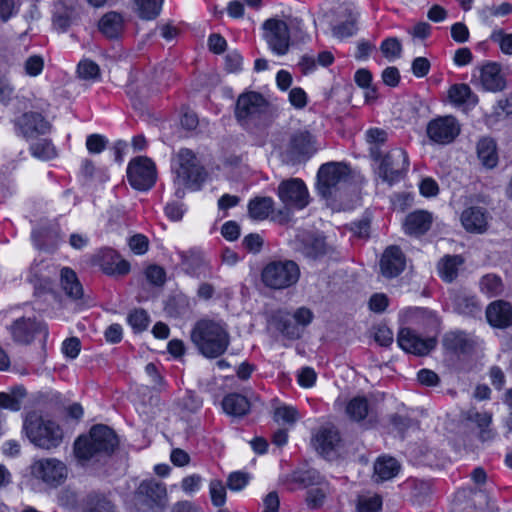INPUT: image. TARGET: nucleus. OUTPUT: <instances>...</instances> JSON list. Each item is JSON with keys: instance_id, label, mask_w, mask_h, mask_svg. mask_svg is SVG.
<instances>
[{"instance_id": "9d476101", "label": "nucleus", "mask_w": 512, "mask_h": 512, "mask_svg": "<svg viewBox=\"0 0 512 512\" xmlns=\"http://www.w3.org/2000/svg\"><path fill=\"white\" fill-rule=\"evenodd\" d=\"M31 473L47 485L56 487L67 477V467L64 462L56 458H42L31 465Z\"/></svg>"}, {"instance_id": "20e7f679", "label": "nucleus", "mask_w": 512, "mask_h": 512, "mask_svg": "<svg viewBox=\"0 0 512 512\" xmlns=\"http://www.w3.org/2000/svg\"><path fill=\"white\" fill-rule=\"evenodd\" d=\"M173 171L177 197H183L185 189H200L205 180L204 169L198 164L196 156L189 149H181L178 152Z\"/></svg>"}, {"instance_id": "c756f323", "label": "nucleus", "mask_w": 512, "mask_h": 512, "mask_svg": "<svg viewBox=\"0 0 512 512\" xmlns=\"http://www.w3.org/2000/svg\"><path fill=\"white\" fill-rule=\"evenodd\" d=\"M273 205L271 197H255L248 203V214L254 221H264L273 212Z\"/></svg>"}, {"instance_id": "c85d7f7f", "label": "nucleus", "mask_w": 512, "mask_h": 512, "mask_svg": "<svg viewBox=\"0 0 512 512\" xmlns=\"http://www.w3.org/2000/svg\"><path fill=\"white\" fill-rule=\"evenodd\" d=\"M400 465L398 461L389 456H382L374 464V476L377 481H387L399 473Z\"/></svg>"}, {"instance_id": "680f3d73", "label": "nucleus", "mask_w": 512, "mask_h": 512, "mask_svg": "<svg viewBox=\"0 0 512 512\" xmlns=\"http://www.w3.org/2000/svg\"><path fill=\"white\" fill-rule=\"evenodd\" d=\"M288 99L295 109H303L308 102L306 92L300 87H294L289 91Z\"/></svg>"}, {"instance_id": "dca6fc26", "label": "nucleus", "mask_w": 512, "mask_h": 512, "mask_svg": "<svg viewBox=\"0 0 512 512\" xmlns=\"http://www.w3.org/2000/svg\"><path fill=\"white\" fill-rule=\"evenodd\" d=\"M13 339L22 344L30 343L36 335H42L46 338L48 334L47 326L42 322H36L30 318L18 319L11 327Z\"/></svg>"}, {"instance_id": "1a4fd4ad", "label": "nucleus", "mask_w": 512, "mask_h": 512, "mask_svg": "<svg viewBox=\"0 0 512 512\" xmlns=\"http://www.w3.org/2000/svg\"><path fill=\"white\" fill-rule=\"evenodd\" d=\"M350 175V169L343 163H326L323 164L317 174L318 191L324 198H330L333 189L338 185L345 183Z\"/></svg>"}, {"instance_id": "f704fd0d", "label": "nucleus", "mask_w": 512, "mask_h": 512, "mask_svg": "<svg viewBox=\"0 0 512 512\" xmlns=\"http://www.w3.org/2000/svg\"><path fill=\"white\" fill-rule=\"evenodd\" d=\"M463 259L460 256H445L437 266L439 276L446 282H452L458 274Z\"/></svg>"}, {"instance_id": "37998d69", "label": "nucleus", "mask_w": 512, "mask_h": 512, "mask_svg": "<svg viewBox=\"0 0 512 512\" xmlns=\"http://www.w3.org/2000/svg\"><path fill=\"white\" fill-rule=\"evenodd\" d=\"M480 289L488 297H494L503 291V284L500 277L488 274L482 277L480 281Z\"/></svg>"}, {"instance_id": "4468645a", "label": "nucleus", "mask_w": 512, "mask_h": 512, "mask_svg": "<svg viewBox=\"0 0 512 512\" xmlns=\"http://www.w3.org/2000/svg\"><path fill=\"white\" fill-rule=\"evenodd\" d=\"M397 344L407 353L424 356L436 347L437 339L434 336L422 337L410 328H402L397 335Z\"/></svg>"}, {"instance_id": "774afa93", "label": "nucleus", "mask_w": 512, "mask_h": 512, "mask_svg": "<svg viewBox=\"0 0 512 512\" xmlns=\"http://www.w3.org/2000/svg\"><path fill=\"white\" fill-rule=\"evenodd\" d=\"M80 341L76 337H71L63 341L62 352L66 357L74 359L80 352Z\"/></svg>"}, {"instance_id": "58836bf2", "label": "nucleus", "mask_w": 512, "mask_h": 512, "mask_svg": "<svg viewBox=\"0 0 512 512\" xmlns=\"http://www.w3.org/2000/svg\"><path fill=\"white\" fill-rule=\"evenodd\" d=\"M138 16L143 20H153L161 12L163 0H133Z\"/></svg>"}, {"instance_id": "864d4df0", "label": "nucleus", "mask_w": 512, "mask_h": 512, "mask_svg": "<svg viewBox=\"0 0 512 512\" xmlns=\"http://www.w3.org/2000/svg\"><path fill=\"white\" fill-rule=\"evenodd\" d=\"M382 507V499L378 495L362 496L358 499V512H379Z\"/></svg>"}, {"instance_id": "39448f33", "label": "nucleus", "mask_w": 512, "mask_h": 512, "mask_svg": "<svg viewBox=\"0 0 512 512\" xmlns=\"http://www.w3.org/2000/svg\"><path fill=\"white\" fill-rule=\"evenodd\" d=\"M300 269L292 260L272 261L261 272L263 284L271 289H285L297 283Z\"/></svg>"}, {"instance_id": "69168bd1", "label": "nucleus", "mask_w": 512, "mask_h": 512, "mask_svg": "<svg viewBox=\"0 0 512 512\" xmlns=\"http://www.w3.org/2000/svg\"><path fill=\"white\" fill-rule=\"evenodd\" d=\"M264 243L263 237L258 233H251L244 237V247L252 253H258L262 249Z\"/></svg>"}, {"instance_id": "3c124183", "label": "nucleus", "mask_w": 512, "mask_h": 512, "mask_svg": "<svg viewBox=\"0 0 512 512\" xmlns=\"http://www.w3.org/2000/svg\"><path fill=\"white\" fill-rule=\"evenodd\" d=\"M211 502L216 507H221L226 502V488L222 481L214 479L209 484Z\"/></svg>"}, {"instance_id": "c03bdc74", "label": "nucleus", "mask_w": 512, "mask_h": 512, "mask_svg": "<svg viewBox=\"0 0 512 512\" xmlns=\"http://www.w3.org/2000/svg\"><path fill=\"white\" fill-rule=\"evenodd\" d=\"M380 51L387 60L394 61L402 55V44L398 38L389 37L381 43Z\"/></svg>"}, {"instance_id": "7c9ffc66", "label": "nucleus", "mask_w": 512, "mask_h": 512, "mask_svg": "<svg viewBox=\"0 0 512 512\" xmlns=\"http://www.w3.org/2000/svg\"><path fill=\"white\" fill-rule=\"evenodd\" d=\"M222 407L228 415L241 417L249 411L250 403L245 396L231 393L224 397Z\"/></svg>"}, {"instance_id": "6e6552de", "label": "nucleus", "mask_w": 512, "mask_h": 512, "mask_svg": "<svg viewBox=\"0 0 512 512\" xmlns=\"http://www.w3.org/2000/svg\"><path fill=\"white\" fill-rule=\"evenodd\" d=\"M127 178L134 189L148 190L156 181L155 164L145 156L136 157L128 164Z\"/></svg>"}, {"instance_id": "bb28decb", "label": "nucleus", "mask_w": 512, "mask_h": 512, "mask_svg": "<svg viewBox=\"0 0 512 512\" xmlns=\"http://www.w3.org/2000/svg\"><path fill=\"white\" fill-rule=\"evenodd\" d=\"M448 97L455 106L474 107L478 103V97L471 88L464 83L452 85L448 91Z\"/></svg>"}, {"instance_id": "72a5a7b5", "label": "nucleus", "mask_w": 512, "mask_h": 512, "mask_svg": "<svg viewBox=\"0 0 512 512\" xmlns=\"http://www.w3.org/2000/svg\"><path fill=\"white\" fill-rule=\"evenodd\" d=\"M61 285L65 293L73 299H79L83 295L82 285L76 273L70 268L65 267L61 270Z\"/></svg>"}, {"instance_id": "7ed1b4c3", "label": "nucleus", "mask_w": 512, "mask_h": 512, "mask_svg": "<svg viewBox=\"0 0 512 512\" xmlns=\"http://www.w3.org/2000/svg\"><path fill=\"white\" fill-rule=\"evenodd\" d=\"M23 432L32 444L46 450L58 447L63 440L61 426L35 412L26 415L23 421Z\"/></svg>"}, {"instance_id": "423d86ee", "label": "nucleus", "mask_w": 512, "mask_h": 512, "mask_svg": "<svg viewBox=\"0 0 512 512\" xmlns=\"http://www.w3.org/2000/svg\"><path fill=\"white\" fill-rule=\"evenodd\" d=\"M293 480L309 488L306 501L309 507L318 508L323 505L329 493V485L314 469L297 471L293 474Z\"/></svg>"}, {"instance_id": "c9c22d12", "label": "nucleus", "mask_w": 512, "mask_h": 512, "mask_svg": "<svg viewBox=\"0 0 512 512\" xmlns=\"http://www.w3.org/2000/svg\"><path fill=\"white\" fill-rule=\"evenodd\" d=\"M369 413L370 406L367 398L365 397H354L346 405V414L353 421H362L369 415Z\"/></svg>"}, {"instance_id": "a18cd8bd", "label": "nucleus", "mask_w": 512, "mask_h": 512, "mask_svg": "<svg viewBox=\"0 0 512 512\" xmlns=\"http://www.w3.org/2000/svg\"><path fill=\"white\" fill-rule=\"evenodd\" d=\"M31 238L34 245L40 249L48 248L56 244L48 226H37L34 228L31 232Z\"/></svg>"}, {"instance_id": "2eb2a0df", "label": "nucleus", "mask_w": 512, "mask_h": 512, "mask_svg": "<svg viewBox=\"0 0 512 512\" xmlns=\"http://www.w3.org/2000/svg\"><path fill=\"white\" fill-rule=\"evenodd\" d=\"M91 264L98 266L109 276H124L130 271V264L111 248H103L92 255Z\"/></svg>"}, {"instance_id": "052dcab7", "label": "nucleus", "mask_w": 512, "mask_h": 512, "mask_svg": "<svg viewBox=\"0 0 512 512\" xmlns=\"http://www.w3.org/2000/svg\"><path fill=\"white\" fill-rule=\"evenodd\" d=\"M438 218L427 210H416L407 216L406 224H431Z\"/></svg>"}, {"instance_id": "2f4dec72", "label": "nucleus", "mask_w": 512, "mask_h": 512, "mask_svg": "<svg viewBox=\"0 0 512 512\" xmlns=\"http://www.w3.org/2000/svg\"><path fill=\"white\" fill-rule=\"evenodd\" d=\"M358 14L346 11L344 18L332 27L333 37L344 40L356 34Z\"/></svg>"}, {"instance_id": "f03ea898", "label": "nucleus", "mask_w": 512, "mask_h": 512, "mask_svg": "<svg viewBox=\"0 0 512 512\" xmlns=\"http://www.w3.org/2000/svg\"><path fill=\"white\" fill-rule=\"evenodd\" d=\"M118 445L112 429L106 425L93 426L88 435H82L74 443V454L81 465L111 454Z\"/></svg>"}, {"instance_id": "aec40b11", "label": "nucleus", "mask_w": 512, "mask_h": 512, "mask_svg": "<svg viewBox=\"0 0 512 512\" xmlns=\"http://www.w3.org/2000/svg\"><path fill=\"white\" fill-rule=\"evenodd\" d=\"M317 150L316 140L308 131H297L291 138L288 145V153L293 160H300L302 157H309Z\"/></svg>"}, {"instance_id": "4d7b16f0", "label": "nucleus", "mask_w": 512, "mask_h": 512, "mask_svg": "<svg viewBox=\"0 0 512 512\" xmlns=\"http://www.w3.org/2000/svg\"><path fill=\"white\" fill-rule=\"evenodd\" d=\"M249 475L243 472H232L227 480L228 488L231 491H241L249 483Z\"/></svg>"}, {"instance_id": "5fc2aeb1", "label": "nucleus", "mask_w": 512, "mask_h": 512, "mask_svg": "<svg viewBox=\"0 0 512 512\" xmlns=\"http://www.w3.org/2000/svg\"><path fill=\"white\" fill-rule=\"evenodd\" d=\"M204 479L199 474H191L184 477L181 481V489L187 495H193L200 491Z\"/></svg>"}, {"instance_id": "6ab92c4d", "label": "nucleus", "mask_w": 512, "mask_h": 512, "mask_svg": "<svg viewBox=\"0 0 512 512\" xmlns=\"http://www.w3.org/2000/svg\"><path fill=\"white\" fill-rule=\"evenodd\" d=\"M339 432L333 427H321L314 434L312 443L325 458H332L340 445Z\"/></svg>"}, {"instance_id": "9b49d317", "label": "nucleus", "mask_w": 512, "mask_h": 512, "mask_svg": "<svg viewBox=\"0 0 512 512\" xmlns=\"http://www.w3.org/2000/svg\"><path fill=\"white\" fill-rule=\"evenodd\" d=\"M459 121L451 116H440L432 119L426 128L428 138L436 144H449L460 134Z\"/></svg>"}, {"instance_id": "cd10ccee", "label": "nucleus", "mask_w": 512, "mask_h": 512, "mask_svg": "<svg viewBox=\"0 0 512 512\" xmlns=\"http://www.w3.org/2000/svg\"><path fill=\"white\" fill-rule=\"evenodd\" d=\"M99 30L107 38H117L123 31V17L117 12H108L98 23Z\"/></svg>"}, {"instance_id": "a19ab883", "label": "nucleus", "mask_w": 512, "mask_h": 512, "mask_svg": "<svg viewBox=\"0 0 512 512\" xmlns=\"http://www.w3.org/2000/svg\"><path fill=\"white\" fill-rule=\"evenodd\" d=\"M488 219L487 211L480 206L468 207L461 214L462 224H486Z\"/></svg>"}, {"instance_id": "f8f14e48", "label": "nucleus", "mask_w": 512, "mask_h": 512, "mask_svg": "<svg viewBox=\"0 0 512 512\" xmlns=\"http://www.w3.org/2000/svg\"><path fill=\"white\" fill-rule=\"evenodd\" d=\"M264 38L273 53L285 55L290 44V34L285 21L268 19L263 24Z\"/></svg>"}, {"instance_id": "f3484780", "label": "nucleus", "mask_w": 512, "mask_h": 512, "mask_svg": "<svg viewBox=\"0 0 512 512\" xmlns=\"http://www.w3.org/2000/svg\"><path fill=\"white\" fill-rule=\"evenodd\" d=\"M15 127L19 134L25 138L45 134L50 129V124L45 118L36 112H27L15 120Z\"/></svg>"}, {"instance_id": "bf43d9fd", "label": "nucleus", "mask_w": 512, "mask_h": 512, "mask_svg": "<svg viewBox=\"0 0 512 512\" xmlns=\"http://www.w3.org/2000/svg\"><path fill=\"white\" fill-rule=\"evenodd\" d=\"M131 251L136 255H143L148 251L149 240L142 234H135L128 240Z\"/></svg>"}, {"instance_id": "e433bc0d", "label": "nucleus", "mask_w": 512, "mask_h": 512, "mask_svg": "<svg viewBox=\"0 0 512 512\" xmlns=\"http://www.w3.org/2000/svg\"><path fill=\"white\" fill-rule=\"evenodd\" d=\"M26 396L23 387H17L10 392L0 393V408L17 412L22 407V402Z\"/></svg>"}, {"instance_id": "e2e57ef3", "label": "nucleus", "mask_w": 512, "mask_h": 512, "mask_svg": "<svg viewBox=\"0 0 512 512\" xmlns=\"http://www.w3.org/2000/svg\"><path fill=\"white\" fill-rule=\"evenodd\" d=\"M107 140L100 134H91L86 139V148L92 154H99L106 148Z\"/></svg>"}, {"instance_id": "4be33fe9", "label": "nucleus", "mask_w": 512, "mask_h": 512, "mask_svg": "<svg viewBox=\"0 0 512 512\" xmlns=\"http://www.w3.org/2000/svg\"><path fill=\"white\" fill-rule=\"evenodd\" d=\"M137 495L147 505L153 507L154 505H164L167 492L165 486L162 483L156 480H146L139 485Z\"/></svg>"}, {"instance_id": "4c0bfd02", "label": "nucleus", "mask_w": 512, "mask_h": 512, "mask_svg": "<svg viewBox=\"0 0 512 512\" xmlns=\"http://www.w3.org/2000/svg\"><path fill=\"white\" fill-rule=\"evenodd\" d=\"M466 419L477 425V427L480 429V438L483 441L492 438V431L488 429L492 421V415L490 413L478 412L474 409H471L467 412Z\"/></svg>"}, {"instance_id": "338daca9", "label": "nucleus", "mask_w": 512, "mask_h": 512, "mask_svg": "<svg viewBox=\"0 0 512 512\" xmlns=\"http://www.w3.org/2000/svg\"><path fill=\"white\" fill-rule=\"evenodd\" d=\"M491 38L499 44L503 53L512 54V34H505L502 31H498L494 32Z\"/></svg>"}, {"instance_id": "49530a36", "label": "nucleus", "mask_w": 512, "mask_h": 512, "mask_svg": "<svg viewBox=\"0 0 512 512\" xmlns=\"http://www.w3.org/2000/svg\"><path fill=\"white\" fill-rule=\"evenodd\" d=\"M299 412L290 405H279L274 411V419L276 422L292 425L299 420Z\"/></svg>"}, {"instance_id": "8fccbe9b", "label": "nucleus", "mask_w": 512, "mask_h": 512, "mask_svg": "<svg viewBox=\"0 0 512 512\" xmlns=\"http://www.w3.org/2000/svg\"><path fill=\"white\" fill-rule=\"evenodd\" d=\"M77 73L81 79L87 81H95L100 78L99 66L89 59H84L79 62Z\"/></svg>"}, {"instance_id": "79ce46f5", "label": "nucleus", "mask_w": 512, "mask_h": 512, "mask_svg": "<svg viewBox=\"0 0 512 512\" xmlns=\"http://www.w3.org/2000/svg\"><path fill=\"white\" fill-rule=\"evenodd\" d=\"M30 150L35 158L43 161L51 160L57 156L55 147L50 141L46 139L33 144Z\"/></svg>"}, {"instance_id": "a878e982", "label": "nucleus", "mask_w": 512, "mask_h": 512, "mask_svg": "<svg viewBox=\"0 0 512 512\" xmlns=\"http://www.w3.org/2000/svg\"><path fill=\"white\" fill-rule=\"evenodd\" d=\"M76 19L75 1L58 0L54 6L53 23L57 29L65 31Z\"/></svg>"}, {"instance_id": "de8ad7c7", "label": "nucleus", "mask_w": 512, "mask_h": 512, "mask_svg": "<svg viewBox=\"0 0 512 512\" xmlns=\"http://www.w3.org/2000/svg\"><path fill=\"white\" fill-rule=\"evenodd\" d=\"M512 12V4L508 2L501 3L500 5L485 6L479 10L480 18L487 22L493 17H503Z\"/></svg>"}, {"instance_id": "f257e3e1", "label": "nucleus", "mask_w": 512, "mask_h": 512, "mask_svg": "<svg viewBox=\"0 0 512 512\" xmlns=\"http://www.w3.org/2000/svg\"><path fill=\"white\" fill-rule=\"evenodd\" d=\"M191 341L204 357L217 358L227 350L230 335L224 321L202 318L192 328Z\"/></svg>"}, {"instance_id": "ea45409f", "label": "nucleus", "mask_w": 512, "mask_h": 512, "mask_svg": "<svg viewBox=\"0 0 512 512\" xmlns=\"http://www.w3.org/2000/svg\"><path fill=\"white\" fill-rule=\"evenodd\" d=\"M443 345L452 352H465L469 347V341L463 332H450L444 336Z\"/></svg>"}, {"instance_id": "6e6d98bb", "label": "nucleus", "mask_w": 512, "mask_h": 512, "mask_svg": "<svg viewBox=\"0 0 512 512\" xmlns=\"http://www.w3.org/2000/svg\"><path fill=\"white\" fill-rule=\"evenodd\" d=\"M182 265L187 271L194 273L195 268L198 267L203 261V255L198 250H191L189 252H182L180 254Z\"/></svg>"}, {"instance_id": "a211bd4d", "label": "nucleus", "mask_w": 512, "mask_h": 512, "mask_svg": "<svg viewBox=\"0 0 512 512\" xmlns=\"http://www.w3.org/2000/svg\"><path fill=\"white\" fill-rule=\"evenodd\" d=\"M406 267V256L397 246H389L385 249L380 259V270L384 277L395 278Z\"/></svg>"}, {"instance_id": "393cba45", "label": "nucleus", "mask_w": 512, "mask_h": 512, "mask_svg": "<svg viewBox=\"0 0 512 512\" xmlns=\"http://www.w3.org/2000/svg\"><path fill=\"white\" fill-rule=\"evenodd\" d=\"M265 105V99L256 92H249L239 96L236 104V116L245 119L250 115L258 113Z\"/></svg>"}, {"instance_id": "0e129e2a", "label": "nucleus", "mask_w": 512, "mask_h": 512, "mask_svg": "<svg viewBox=\"0 0 512 512\" xmlns=\"http://www.w3.org/2000/svg\"><path fill=\"white\" fill-rule=\"evenodd\" d=\"M147 280L153 285L160 286L164 284L166 279L165 270L157 265H150L145 270Z\"/></svg>"}, {"instance_id": "603ef678", "label": "nucleus", "mask_w": 512, "mask_h": 512, "mask_svg": "<svg viewBox=\"0 0 512 512\" xmlns=\"http://www.w3.org/2000/svg\"><path fill=\"white\" fill-rule=\"evenodd\" d=\"M128 323L136 332L144 331L149 324V316L143 309H135L128 315Z\"/></svg>"}, {"instance_id": "ddd939ff", "label": "nucleus", "mask_w": 512, "mask_h": 512, "mask_svg": "<svg viewBox=\"0 0 512 512\" xmlns=\"http://www.w3.org/2000/svg\"><path fill=\"white\" fill-rule=\"evenodd\" d=\"M279 199L287 207L303 209L309 203V193L305 183L299 178L282 181L277 189Z\"/></svg>"}, {"instance_id": "5701e85b", "label": "nucleus", "mask_w": 512, "mask_h": 512, "mask_svg": "<svg viewBox=\"0 0 512 512\" xmlns=\"http://www.w3.org/2000/svg\"><path fill=\"white\" fill-rule=\"evenodd\" d=\"M480 83L484 90L499 92L505 89L506 81L500 66L496 63H487L480 69Z\"/></svg>"}, {"instance_id": "b1692460", "label": "nucleus", "mask_w": 512, "mask_h": 512, "mask_svg": "<svg viewBox=\"0 0 512 512\" xmlns=\"http://www.w3.org/2000/svg\"><path fill=\"white\" fill-rule=\"evenodd\" d=\"M295 249L299 250L306 257L317 259L327 253V245L323 238L308 236H297L294 241Z\"/></svg>"}, {"instance_id": "0eeeda50", "label": "nucleus", "mask_w": 512, "mask_h": 512, "mask_svg": "<svg viewBox=\"0 0 512 512\" xmlns=\"http://www.w3.org/2000/svg\"><path fill=\"white\" fill-rule=\"evenodd\" d=\"M409 159L402 148H395L389 151L382 159L378 175L383 182L390 186L399 182L407 173Z\"/></svg>"}, {"instance_id": "13d9d810", "label": "nucleus", "mask_w": 512, "mask_h": 512, "mask_svg": "<svg viewBox=\"0 0 512 512\" xmlns=\"http://www.w3.org/2000/svg\"><path fill=\"white\" fill-rule=\"evenodd\" d=\"M278 329L282 334L289 338H298L300 336L299 328L296 324L291 323V317L287 313L281 316L278 322Z\"/></svg>"}, {"instance_id": "09e8293b", "label": "nucleus", "mask_w": 512, "mask_h": 512, "mask_svg": "<svg viewBox=\"0 0 512 512\" xmlns=\"http://www.w3.org/2000/svg\"><path fill=\"white\" fill-rule=\"evenodd\" d=\"M44 64L45 61L41 55L33 54L23 61L22 68L26 76L37 77L42 73Z\"/></svg>"}, {"instance_id": "412c9836", "label": "nucleus", "mask_w": 512, "mask_h": 512, "mask_svg": "<svg viewBox=\"0 0 512 512\" xmlns=\"http://www.w3.org/2000/svg\"><path fill=\"white\" fill-rule=\"evenodd\" d=\"M486 318L489 324L497 328L512 325V305L503 300H497L488 305Z\"/></svg>"}, {"instance_id": "473e14b6", "label": "nucleus", "mask_w": 512, "mask_h": 512, "mask_svg": "<svg viewBox=\"0 0 512 512\" xmlns=\"http://www.w3.org/2000/svg\"><path fill=\"white\" fill-rule=\"evenodd\" d=\"M477 154L481 163L487 168H494L498 163L496 143L491 138L484 137L479 140Z\"/></svg>"}]
</instances>
